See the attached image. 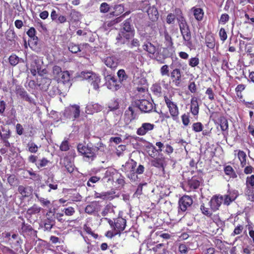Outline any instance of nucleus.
Returning <instances> with one entry per match:
<instances>
[{
  "label": "nucleus",
  "mask_w": 254,
  "mask_h": 254,
  "mask_svg": "<svg viewBox=\"0 0 254 254\" xmlns=\"http://www.w3.org/2000/svg\"><path fill=\"white\" fill-rule=\"evenodd\" d=\"M164 100L168 112H163L160 111L158 113L160 115L161 121L167 123H170L171 121L179 123L180 111L177 103L173 101L171 96L164 95Z\"/></svg>",
  "instance_id": "f257e3e1"
},
{
  "label": "nucleus",
  "mask_w": 254,
  "mask_h": 254,
  "mask_svg": "<svg viewBox=\"0 0 254 254\" xmlns=\"http://www.w3.org/2000/svg\"><path fill=\"white\" fill-rule=\"evenodd\" d=\"M105 147L106 145L100 140L95 146L91 143L86 144L79 143L77 144V149L79 154L85 158L86 161H92L100 152L104 151Z\"/></svg>",
  "instance_id": "f03ea898"
},
{
  "label": "nucleus",
  "mask_w": 254,
  "mask_h": 254,
  "mask_svg": "<svg viewBox=\"0 0 254 254\" xmlns=\"http://www.w3.org/2000/svg\"><path fill=\"white\" fill-rule=\"evenodd\" d=\"M175 12L176 14L177 20L183 36L184 44L188 47H190L192 45L191 32L183 11L180 8H175Z\"/></svg>",
  "instance_id": "7ed1b4c3"
},
{
  "label": "nucleus",
  "mask_w": 254,
  "mask_h": 254,
  "mask_svg": "<svg viewBox=\"0 0 254 254\" xmlns=\"http://www.w3.org/2000/svg\"><path fill=\"white\" fill-rule=\"evenodd\" d=\"M80 115V106L76 104L70 105L66 107L63 112V116L66 119L74 121Z\"/></svg>",
  "instance_id": "20e7f679"
},
{
  "label": "nucleus",
  "mask_w": 254,
  "mask_h": 254,
  "mask_svg": "<svg viewBox=\"0 0 254 254\" xmlns=\"http://www.w3.org/2000/svg\"><path fill=\"white\" fill-rule=\"evenodd\" d=\"M104 219L107 220L113 230L116 231L119 233V236L121 235V232L125 230L127 225L126 219L122 217H118L114 219V221L106 217L104 218Z\"/></svg>",
  "instance_id": "39448f33"
},
{
  "label": "nucleus",
  "mask_w": 254,
  "mask_h": 254,
  "mask_svg": "<svg viewBox=\"0 0 254 254\" xmlns=\"http://www.w3.org/2000/svg\"><path fill=\"white\" fill-rule=\"evenodd\" d=\"M134 31H120L116 38L117 43L119 45L125 44L127 42H129V40L134 37Z\"/></svg>",
  "instance_id": "423d86ee"
},
{
  "label": "nucleus",
  "mask_w": 254,
  "mask_h": 254,
  "mask_svg": "<svg viewBox=\"0 0 254 254\" xmlns=\"http://www.w3.org/2000/svg\"><path fill=\"white\" fill-rule=\"evenodd\" d=\"M106 80L108 88L114 91L120 89L123 84L120 81L117 80L115 76L111 74L107 75Z\"/></svg>",
  "instance_id": "0eeeda50"
},
{
  "label": "nucleus",
  "mask_w": 254,
  "mask_h": 254,
  "mask_svg": "<svg viewBox=\"0 0 254 254\" xmlns=\"http://www.w3.org/2000/svg\"><path fill=\"white\" fill-rule=\"evenodd\" d=\"M137 107L143 113H150L153 111L154 105L153 101H150L145 99L139 100L135 102Z\"/></svg>",
  "instance_id": "6e6552de"
},
{
  "label": "nucleus",
  "mask_w": 254,
  "mask_h": 254,
  "mask_svg": "<svg viewBox=\"0 0 254 254\" xmlns=\"http://www.w3.org/2000/svg\"><path fill=\"white\" fill-rule=\"evenodd\" d=\"M192 199L190 196L188 195L183 196L179 200V212L180 213V211L185 212L187 208L192 205Z\"/></svg>",
  "instance_id": "1a4fd4ad"
},
{
  "label": "nucleus",
  "mask_w": 254,
  "mask_h": 254,
  "mask_svg": "<svg viewBox=\"0 0 254 254\" xmlns=\"http://www.w3.org/2000/svg\"><path fill=\"white\" fill-rule=\"evenodd\" d=\"M155 127L153 124L150 123H143L141 126L137 129L136 134L139 136H144L150 133Z\"/></svg>",
  "instance_id": "9d476101"
},
{
  "label": "nucleus",
  "mask_w": 254,
  "mask_h": 254,
  "mask_svg": "<svg viewBox=\"0 0 254 254\" xmlns=\"http://www.w3.org/2000/svg\"><path fill=\"white\" fill-rule=\"evenodd\" d=\"M30 70L33 76L38 74L40 76H43L48 73L47 65L45 64H31Z\"/></svg>",
  "instance_id": "9b49d317"
},
{
  "label": "nucleus",
  "mask_w": 254,
  "mask_h": 254,
  "mask_svg": "<svg viewBox=\"0 0 254 254\" xmlns=\"http://www.w3.org/2000/svg\"><path fill=\"white\" fill-rule=\"evenodd\" d=\"M200 183V180H198L195 176H193L184 185V190L188 192L194 190L199 187Z\"/></svg>",
  "instance_id": "f8f14e48"
},
{
  "label": "nucleus",
  "mask_w": 254,
  "mask_h": 254,
  "mask_svg": "<svg viewBox=\"0 0 254 254\" xmlns=\"http://www.w3.org/2000/svg\"><path fill=\"white\" fill-rule=\"evenodd\" d=\"M171 78L173 83L175 84L176 86L179 87L180 86L181 74L180 69L177 68L174 69L171 72Z\"/></svg>",
  "instance_id": "ddd939ff"
},
{
  "label": "nucleus",
  "mask_w": 254,
  "mask_h": 254,
  "mask_svg": "<svg viewBox=\"0 0 254 254\" xmlns=\"http://www.w3.org/2000/svg\"><path fill=\"white\" fill-rule=\"evenodd\" d=\"M151 166L158 169H161L163 172L165 171V158H155L151 161Z\"/></svg>",
  "instance_id": "4468645a"
},
{
  "label": "nucleus",
  "mask_w": 254,
  "mask_h": 254,
  "mask_svg": "<svg viewBox=\"0 0 254 254\" xmlns=\"http://www.w3.org/2000/svg\"><path fill=\"white\" fill-rule=\"evenodd\" d=\"M222 196L215 195L213 196L209 202L211 208L214 211L217 210L222 203Z\"/></svg>",
  "instance_id": "2eb2a0df"
},
{
  "label": "nucleus",
  "mask_w": 254,
  "mask_h": 254,
  "mask_svg": "<svg viewBox=\"0 0 254 254\" xmlns=\"http://www.w3.org/2000/svg\"><path fill=\"white\" fill-rule=\"evenodd\" d=\"M137 163L132 159H129L124 165H122L123 171L126 173L135 170Z\"/></svg>",
  "instance_id": "dca6fc26"
},
{
  "label": "nucleus",
  "mask_w": 254,
  "mask_h": 254,
  "mask_svg": "<svg viewBox=\"0 0 254 254\" xmlns=\"http://www.w3.org/2000/svg\"><path fill=\"white\" fill-rule=\"evenodd\" d=\"M18 191L23 198L30 196L32 193V189L30 187H25L22 185L18 186Z\"/></svg>",
  "instance_id": "f3484780"
},
{
  "label": "nucleus",
  "mask_w": 254,
  "mask_h": 254,
  "mask_svg": "<svg viewBox=\"0 0 254 254\" xmlns=\"http://www.w3.org/2000/svg\"><path fill=\"white\" fill-rule=\"evenodd\" d=\"M16 94L19 95L21 98L26 100V101L31 103V98L29 97L27 92L23 88L20 86H17L15 89Z\"/></svg>",
  "instance_id": "a211bd4d"
},
{
  "label": "nucleus",
  "mask_w": 254,
  "mask_h": 254,
  "mask_svg": "<svg viewBox=\"0 0 254 254\" xmlns=\"http://www.w3.org/2000/svg\"><path fill=\"white\" fill-rule=\"evenodd\" d=\"M151 90L153 95L157 97H162L163 95L162 88L159 83L153 84L151 87Z\"/></svg>",
  "instance_id": "6ab92c4d"
},
{
  "label": "nucleus",
  "mask_w": 254,
  "mask_h": 254,
  "mask_svg": "<svg viewBox=\"0 0 254 254\" xmlns=\"http://www.w3.org/2000/svg\"><path fill=\"white\" fill-rule=\"evenodd\" d=\"M88 82L93 86L94 89L98 90L99 88V83L101 82V78L99 75L94 73V75L91 76Z\"/></svg>",
  "instance_id": "aec40b11"
},
{
  "label": "nucleus",
  "mask_w": 254,
  "mask_h": 254,
  "mask_svg": "<svg viewBox=\"0 0 254 254\" xmlns=\"http://www.w3.org/2000/svg\"><path fill=\"white\" fill-rule=\"evenodd\" d=\"M125 116L127 119V120L129 121V122H131L136 119V114L135 113L132 107L129 106L125 111Z\"/></svg>",
  "instance_id": "412c9836"
},
{
  "label": "nucleus",
  "mask_w": 254,
  "mask_h": 254,
  "mask_svg": "<svg viewBox=\"0 0 254 254\" xmlns=\"http://www.w3.org/2000/svg\"><path fill=\"white\" fill-rule=\"evenodd\" d=\"M58 82H62L64 84L68 83L70 80V77L68 71H64L59 77L57 78Z\"/></svg>",
  "instance_id": "4be33fe9"
},
{
  "label": "nucleus",
  "mask_w": 254,
  "mask_h": 254,
  "mask_svg": "<svg viewBox=\"0 0 254 254\" xmlns=\"http://www.w3.org/2000/svg\"><path fill=\"white\" fill-rule=\"evenodd\" d=\"M147 13L149 19L152 21H156L159 16L158 11L156 7H150L147 10Z\"/></svg>",
  "instance_id": "5701e85b"
},
{
  "label": "nucleus",
  "mask_w": 254,
  "mask_h": 254,
  "mask_svg": "<svg viewBox=\"0 0 254 254\" xmlns=\"http://www.w3.org/2000/svg\"><path fill=\"white\" fill-rule=\"evenodd\" d=\"M50 80L49 78L42 76L37 79L39 88L41 90L46 89L50 84Z\"/></svg>",
  "instance_id": "b1692460"
},
{
  "label": "nucleus",
  "mask_w": 254,
  "mask_h": 254,
  "mask_svg": "<svg viewBox=\"0 0 254 254\" xmlns=\"http://www.w3.org/2000/svg\"><path fill=\"white\" fill-rule=\"evenodd\" d=\"M94 73L91 71H82L77 73L76 77L81 80H87L88 81Z\"/></svg>",
  "instance_id": "393cba45"
},
{
  "label": "nucleus",
  "mask_w": 254,
  "mask_h": 254,
  "mask_svg": "<svg viewBox=\"0 0 254 254\" xmlns=\"http://www.w3.org/2000/svg\"><path fill=\"white\" fill-rule=\"evenodd\" d=\"M142 48L149 54L154 55L156 51V47L149 42L145 43L142 46Z\"/></svg>",
  "instance_id": "a878e982"
},
{
  "label": "nucleus",
  "mask_w": 254,
  "mask_h": 254,
  "mask_svg": "<svg viewBox=\"0 0 254 254\" xmlns=\"http://www.w3.org/2000/svg\"><path fill=\"white\" fill-rule=\"evenodd\" d=\"M98 205L96 202H92L87 205L85 208V212L89 214H92L95 212L98 211Z\"/></svg>",
  "instance_id": "bb28decb"
},
{
  "label": "nucleus",
  "mask_w": 254,
  "mask_h": 254,
  "mask_svg": "<svg viewBox=\"0 0 254 254\" xmlns=\"http://www.w3.org/2000/svg\"><path fill=\"white\" fill-rule=\"evenodd\" d=\"M199 107L195 97H192L191 100L190 112L193 115H196L198 113Z\"/></svg>",
  "instance_id": "cd10ccee"
},
{
  "label": "nucleus",
  "mask_w": 254,
  "mask_h": 254,
  "mask_svg": "<svg viewBox=\"0 0 254 254\" xmlns=\"http://www.w3.org/2000/svg\"><path fill=\"white\" fill-rule=\"evenodd\" d=\"M17 38V35L13 29H9L5 32V38L8 41L15 42V39Z\"/></svg>",
  "instance_id": "c85d7f7f"
},
{
  "label": "nucleus",
  "mask_w": 254,
  "mask_h": 254,
  "mask_svg": "<svg viewBox=\"0 0 254 254\" xmlns=\"http://www.w3.org/2000/svg\"><path fill=\"white\" fill-rule=\"evenodd\" d=\"M131 21L130 18H127L125 20L123 23V28L120 29V31H134L133 27L131 25Z\"/></svg>",
  "instance_id": "c756f323"
},
{
  "label": "nucleus",
  "mask_w": 254,
  "mask_h": 254,
  "mask_svg": "<svg viewBox=\"0 0 254 254\" xmlns=\"http://www.w3.org/2000/svg\"><path fill=\"white\" fill-rule=\"evenodd\" d=\"M192 10L193 12V15L195 18L198 21L201 20L203 17L204 12L200 8L193 7Z\"/></svg>",
  "instance_id": "7c9ffc66"
},
{
  "label": "nucleus",
  "mask_w": 254,
  "mask_h": 254,
  "mask_svg": "<svg viewBox=\"0 0 254 254\" xmlns=\"http://www.w3.org/2000/svg\"><path fill=\"white\" fill-rule=\"evenodd\" d=\"M156 254H166L165 246L163 244H159L152 248Z\"/></svg>",
  "instance_id": "2f4dec72"
},
{
  "label": "nucleus",
  "mask_w": 254,
  "mask_h": 254,
  "mask_svg": "<svg viewBox=\"0 0 254 254\" xmlns=\"http://www.w3.org/2000/svg\"><path fill=\"white\" fill-rule=\"evenodd\" d=\"M4 59H5V61L8 60L9 64H19L24 62L22 59H19V57L15 54L11 55L9 58L5 56Z\"/></svg>",
  "instance_id": "473e14b6"
},
{
  "label": "nucleus",
  "mask_w": 254,
  "mask_h": 254,
  "mask_svg": "<svg viewBox=\"0 0 254 254\" xmlns=\"http://www.w3.org/2000/svg\"><path fill=\"white\" fill-rule=\"evenodd\" d=\"M110 192H102L101 193L95 192L94 197L96 198H102L103 199H112L113 197L111 196Z\"/></svg>",
  "instance_id": "72a5a7b5"
},
{
  "label": "nucleus",
  "mask_w": 254,
  "mask_h": 254,
  "mask_svg": "<svg viewBox=\"0 0 254 254\" xmlns=\"http://www.w3.org/2000/svg\"><path fill=\"white\" fill-rule=\"evenodd\" d=\"M41 210V208L38 206L37 204H34L31 207L27 210V214L29 215H32L39 213Z\"/></svg>",
  "instance_id": "f704fd0d"
},
{
  "label": "nucleus",
  "mask_w": 254,
  "mask_h": 254,
  "mask_svg": "<svg viewBox=\"0 0 254 254\" xmlns=\"http://www.w3.org/2000/svg\"><path fill=\"white\" fill-rule=\"evenodd\" d=\"M119 99L113 98L109 104L108 108L111 111H115L119 108Z\"/></svg>",
  "instance_id": "c9c22d12"
},
{
  "label": "nucleus",
  "mask_w": 254,
  "mask_h": 254,
  "mask_svg": "<svg viewBox=\"0 0 254 254\" xmlns=\"http://www.w3.org/2000/svg\"><path fill=\"white\" fill-rule=\"evenodd\" d=\"M27 147L29 152L32 153H36L38 150V146L34 142H29L27 144Z\"/></svg>",
  "instance_id": "e433bc0d"
},
{
  "label": "nucleus",
  "mask_w": 254,
  "mask_h": 254,
  "mask_svg": "<svg viewBox=\"0 0 254 254\" xmlns=\"http://www.w3.org/2000/svg\"><path fill=\"white\" fill-rule=\"evenodd\" d=\"M126 174L127 177L131 182H135L138 181L139 178L137 174L135 173V170L129 171Z\"/></svg>",
  "instance_id": "4c0bfd02"
},
{
  "label": "nucleus",
  "mask_w": 254,
  "mask_h": 254,
  "mask_svg": "<svg viewBox=\"0 0 254 254\" xmlns=\"http://www.w3.org/2000/svg\"><path fill=\"white\" fill-rule=\"evenodd\" d=\"M36 196L38 198V201L43 207L50 208L52 204L49 200L43 197H39L37 194H36Z\"/></svg>",
  "instance_id": "58836bf2"
},
{
  "label": "nucleus",
  "mask_w": 254,
  "mask_h": 254,
  "mask_svg": "<svg viewBox=\"0 0 254 254\" xmlns=\"http://www.w3.org/2000/svg\"><path fill=\"white\" fill-rule=\"evenodd\" d=\"M49 162V160H48L46 158L43 157L39 160L37 164H36V166L38 169H40L43 167H46Z\"/></svg>",
  "instance_id": "ea45409f"
},
{
  "label": "nucleus",
  "mask_w": 254,
  "mask_h": 254,
  "mask_svg": "<svg viewBox=\"0 0 254 254\" xmlns=\"http://www.w3.org/2000/svg\"><path fill=\"white\" fill-rule=\"evenodd\" d=\"M222 130L225 131L228 128V121L224 117H221L219 124Z\"/></svg>",
  "instance_id": "a19ab883"
},
{
  "label": "nucleus",
  "mask_w": 254,
  "mask_h": 254,
  "mask_svg": "<svg viewBox=\"0 0 254 254\" xmlns=\"http://www.w3.org/2000/svg\"><path fill=\"white\" fill-rule=\"evenodd\" d=\"M83 230L85 232H86L87 234L92 236L94 239H96L98 238V235L97 234L95 233L92 230V229L87 224L84 225Z\"/></svg>",
  "instance_id": "79ce46f5"
},
{
  "label": "nucleus",
  "mask_w": 254,
  "mask_h": 254,
  "mask_svg": "<svg viewBox=\"0 0 254 254\" xmlns=\"http://www.w3.org/2000/svg\"><path fill=\"white\" fill-rule=\"evenodd\" d=\"M117 75L119 78V80L122 83H123V82L126 80L128 78V76L124 69L119 70L117 72Z\"/></svg>",
  "instance_id": "37998d69"
},
{
  "label": "nucleus",
  "mask_w": 254,
  "mask_h": 254,
  "mask_svg": "<svg viewBox=\"0 0 254 254\" xmlns=\"http://www.w3.org/2000/svg\"><path fill=\"white\" fill-rule=\"evenodd\" d=\"M221 117L217 112H213L210 116L209 123L213 121L215 124H219Z\"/></svg>",
  "instance_id": "c03bdc74"
},
{
  "label": "nucleus",
  "mask_w": 254,
  "mask_h": 254,
  "mask_svg": "<svg viewBox=\"0 0 254 254\" xmlns=\"http://www.w3.org/2000/svg\"><path fill=\"white\" fill-rule=\"evenodd\" d=\"M54 225V218H50L49 220H45L44 228L47 231H50Z\"/></svg>",
  "instance_id": "a18cd8bd"
},
{
  "label": "nucleus",
  "mask_w": 254,
  "mask_h": 254,
  "mask_svg": "<svg viewBox=\"0 0 254 254\" xmlns=\"http://www.w3.org/2000/svg\"><path fill=\"white\" fill-rule=\"evenodd\" d=\"M64 167L66 171L70 174L74 170L75 166L73 163L70 161L67 160L66 163H64Z\"/></svg>",
  "instance_id": "49530a36"
},
{
  "label": "nucleus",
  "mask_w": 254,
  "mask_h": 254,
  "mask_svg": "<svg viewBox=\"0 0 254 254\" xmlns=\"http://www.w3.org/2000/svg\"><path fill=\"white\" fill-rule=\"evenodd\" d=\"M164 38L165 42H166V45L168 47H171L173 45L172 38L169 33L166 31L164 32Z\"/></svg>",
  "instance_id": "de8ad7c7"
},
{
  "label": "nucleus",
  "mask_w": 254,
  "mask_h": 254,
  "mask_svg": "<svg viewBox=\"0 0 254 254\" xmlns=\"http://www.w3.org/2000/svg\"><path fill=\"white\" fill-rule=\"evenodd\" d=\"M68 50L72 53H77L80 51V49L78 45H76L73 43H71L68 47Z\"/></svg>",
  "instance_id": "09e8293b"
},
{
  "label": "nucleus",
  "mask_w": 254,
  "mask_h": 254,
  "mask_svg": "<svg viewBox=\"0 0 254 254\" xmlns=\"http://www.w3.org/2000/svg\"><path fill=\"white\" fill-rule=\"evenodd\" d=\"M176 18L177 19L176 13H169L166 17V23L168 24H173Z\"/></svg>",
  "instance_id": "8fccbe9b"
},
{
  "label": "nucleus",
  "mask_w": 254,
  "mask_h": 254,
  "mask_svg": "<svg viewBox=\"0 0 254 254\" xmlns=\"http://www.w3.org/2000/svg\"><path fill=\"white\" fill-rule=\"evenodd\" d=\"M113 211V205L110 203L106 205L101 212V214L103 216H106L109 213H111Z\"/></svg>",
  "instance_id": "3c124183"
},
{
  "label": "nucleus",
  "mask_w": 254,
  "mask_h": 254,
  "mask_svg": "<svg viewBox=\"0 0 254 254\" xmlns=\"http://www.w3.org/2000/svg\"><path fill=\"white\" fill-rule=\"evenodd\" d=\"M207 47L210 49H213L215 45V39L211 35H207Z\"/></svg>",
  "instance_id": "603ef678"
},
{
  "label": "nucleus",
  "mask_w": 254,
  "mask_h": 254,
  "mask_svg": "<svg viewBox=\"0 0 254 254\" xmlns=\"http://www.w3.org/2000/svg\"><path fill=\"white\" fill-rule=\"evenodd\" d=\"M110 6L107 2H103L100 6V11L101 13H105L110 11Z\"/></svg>",
  "instance_id": "864d4df0"
},
{
  "label": "nucleus",
  "mask_w": 254,
  "mask_h": 254,
  "mask_svg": "<svg viewBox=\"0 0 254 254\" xmlns=\"http://www.w3.org/2000/svg\"><path fill=\"white\" fill-rule=\"evenodd\" d=\"M53 72L55 77L57 78V77H59V75H60L63 71L62 70L61 67L55 65L53 68Z\"/></svg>",
  "instance_id": "5fc2aeb1"
},
{
  "label": "nucleus",
  "mask_w": 254,
  "mask_h": 254,
  "mask_svg": "<svg viewBox=\"0 0 254 254\" xmlns=\"http://www.w3.org/2000/svg\"><path fill=\"white\" fill-rule=\"evenodd\" d=\"M225 173L226 175H230V176L234 178L236 177V175L234 172L232 167L230 166H226L224 169Z\"/></svg>",
  "instance_id": "6e6d98bb"
},
{
  "label": "nucleus",
  "mask_w": 254,
  "mask_h": 254,
  "mask_svg": "<svg viewBox=\"0 0 254 254\" xmlns=\"http://www.w3.org/2000/svg\"><path fill=\"white\" fill-rule=\"evenodd\" d=\"M203 126L200 122H197L193 124L192 129L195 132H200L202 130Z\"/></svg>",
  "instance_id": "4d7b16f0"
},
{
  "label": "nucleus",
  "mask_w": 254,
  "mask_h": 254,
  "mask_svg": "<svg viewBox=\"0 0 254 254\" xmlns=\"http://www.w3.org/2000/svg\"><path fill=\"white\" fill-rule=\"evenodd\" d=\"M63 212L67 216H72L74 214L75 211L74 208L69 206L64 208L63 210Z\"/></svg>",
  "instance_id": "13d9d810"
},
{
  "label": "nucleus",
  "mask_w": 254,
  "mask_h": 254,
  "mask_svg": "<svg viewBox=\"0 0 254 254\" xmlns=\"http://www.w3.org/2000/svg\"><path fill=\"white\" fill-rule=\"evenodd\" d=\"M60 149L62 151H67L69 149V145L67 140H64L62 142Z\"/></svg>",
  "instance_id": "bf43d9fd"
},
{
  "label": "nucleus",
  "mask_w": 254,
  "mask_h": 254,
  "mask_svg": "<svg viewBox=\"0 0 254 254\" xmlns=\"http://www.w3.org/2000/svg\"><path fill=\"white\" fill-rule=\"evenodd\" d=\"M181 119L182 120L183 124L185 126H187L189 125L190 120V116L189 113L184 114L182 115Z\"/></svg>",
  "instance_id": "052dcab7"
},
{
  "label": "nucleus",
  "mask_w": 254,
  "mask_h": 254,
  "mask_svg": "<svg viewBox=\"0 0 254 254\" xmlns=\"http://www.w3.org/2000/svg\"><path fill=\"white\" fill-rule=\"evenodd\" d=\"M141 70H139L138 68L136 66L133 65L131 68V73L133 75V78H139L141 74Z\"/></svg>",
  "instance_id": "680f3d73"
},
{
  "label": "nucleus",
  "mask_w": 254,
  "mask_h": 254,
  "mask_svg": "<svg viewBox=\"0 0 254 254\" xmlns=\"http://www.w3.org/2000/svg\"><path fill=\"white\" fill-rule=\"evenodd\" d=\"M140 46V42L138 39L134 38L131 41L130 43L128 44V46L130 48H133L135 47H139Z\"/></svg>",
  "instance_id": "e2e57ef3"
},
{
  "label": "nucleus",
  "mask_w": 254,
  "mask_h": 254,
  "mask_svg": "<svg viewBox=\"0 0 254 254\" xmlns=\"http://www.w3.org/2000/svg\"><path fill=\"white\" fill-rule=\"evenodd\" d=\"M27 172L29 174L30 176H31L32 177L31 178V179L34 180V181H40L41 177L40 175L37 174L34 172H33L31 170H27Z\"/></svg>",
  "instance_id": "0e129e2a"
},
{
  "label": "nucleus",
  "mask_w": 254,
  "mask_h": 254,
  "mask_svg": "<svg viewBox=\"0 0 254 254\" xmlns=\"http://www.w3.org/2000/svg\"><path fill=\"white\" fill-rule=\"evenodd\" d=\"M100 180V178L97 176H92L90 177L87 183V186L88 187H92L90 183L93 184L98 182Z\"/></svg>",
  "instance_id": "69168bd1"
},
{
  "label": "nucleus",
  "mask_w": 254,
  "mask_h": 254,
  "mask_svg": "<svg viewBox=\"0 0 254 254\" xmlns=\"http://www.w3.org/2000/svg\"><path fill=\"white\" fill-rule=\"evenodd\" d=\"M28 87L32 89H37L38 87V82L34 80H30L28 83Z\"/></svg>",
  "instance_id": "338daca9"
},
{
  "label": "nucleus",
  "mask_w": 254,
  "mask_h": 254,
  "mask_svg": "<svg viewBox=\"0 0 254 254\" xmlns=\"http://www.w3.org/2000/svg\"><path fill=\"white\" fill-rule=\"evenodd\" d=\"M247 185L248 186L250 185L251 187H254V175H252L250 177H248L247 178L246 180Z\"/></svg>",
  "instance_id": "774afa93"
}]
</instances>
